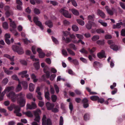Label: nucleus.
Instances as JSON below:
<instances>
[{
  "label": "nucleus",
  "instance_id": "50",
  "mask_svg": "<svg viewBox=\"0 0 125 125\" xmlns=\"http://www.w3.org/2000/svg\"><path fill=\"white\" fill-rule=\"evenodd\" d=\"M104 102V100L103 98H99V99L97 100V102L98 103H100L102 104Z\"/></svg>",
  "mask_w": 125,
  "mask_h": 125
},
{
  "label": "nucleus",
  "instance_id": "6",
  "mask_svg": "<svg viewBox=\"0 0 125 125\" xmlns=\"http://www.w3.org/2000/svg\"><path fill=\"white\" fill-rule=\"evenodd\" d=\"M21 111V108L18 106H16L15 108L14 113L17 116H21L22 115V114L20 113Z\"/></svg>",
  "mask_w": 125,
  "mask_h": 125
},
{
  "label": "nucleus",
  "instance_id": "55",
  "mask_svg": "<svg viewBox=\"0 0 125 125\" xmlns=\"http://www.w3.org/2000/svg\"><path fill=\"white\" fill-rule=\"evenodd\" d=\"M25 89H26L28 87V84L27 82H23L22 83Z\"/></svg>",
  "mask_w": 125,
  "mask_h": 125
},
{
  "label": "nucleus",
  "instance_id": "40",
  "mask_svg": "<svg viewBox=\"0 0 125 125\" xmlns=\"http://www.w3.org/2000/svg\"><path fill=\"white\" fill-rule=\"evenodd\" d=\"M72 29L73 31H77L79 30V28L77 26L74 25L72 26Z\"/></svg>",
  "mask_w": 125,
  "mask_h": 125
},
{
  "label": "nucleus",
  "instance_id": "7",
  "mask_svg": "<svg viewBox=\"0 0 125 125\" xmlns=\"http://www.w3.org/2000/svg\"><path fill=\"white\" fill-rule=\"evenodd\" d=\"M89 101L86 98H83L82 101V103L83 104V106L84 108H87L89 106L88 103Z\"/></svg>",
  "mask_w": 125,
  "mask_h": 125
},
{
  "label": "nucleus",
  "instance_id": "35",
  "mask_svg": "<svg viewBox=\"0 0 125 125\" xmlns=\"http://www.w3.org/2000/svg\"><path fill=\"white\" fill-rule=\"evenodd\" d=\"M90 118V115L89 114H85L84 116V120L86 121L89 120Z\"/></svg>",
  "mask_w": 125,
  "mask_h": 125
},
{
  "label": "nucleus",
  "instance_id": "46",
  "mask_svg": "<svg viewBox=\"0 0 125 125\" xmlns=\"http://www.w3.org/2000/svg\"><path fill=\"white\" fill-rule=\"evenodd\" d=\"M2 26L3 28L5 29H7L8 28V24L6 22H5L3 23Z\"/></svg>",
  "mask_w": 125,
  "mask_h": 125
},
{
  "label": "nucleus",
  "instance_id": "18",
  "mask_svg": "<svg viewBox=\"0 0 125 125\" xmlns=\"http://www.w3.org/2000/svg\"><path fill=\"white\" fill-rule=\"evenodd\" d=\"M2 90V88L0 86V101L2 100L3 99V96L5 95V93L4 92V91H3L1 94V91Z\"/></svg>",
  "mask_w": 125,
  "mask_h": 125
},
{
  "label": "nucleus",
  "instance_id": "8",
  "mask_svg": "<svg viewBox=\"0 0 125 125\" xmlns=\"http://www.w3.org/2000/svg\"><path fill=\"white\" fill-rule=\"evenodd\" d=\"M105 9L106 10L108 13L110 15H113V12L115 11V9L113 8H112L111 9L109 8L107 6H106Z\"/></svg>",
  "mask_w": 125,
  "mask_h": 125
},
{
  "label": "nucleus",
  "instance_id": "1",
  "mask_svg": "<svg viewBox=\"0 0 125 125\" xmlns=\"http://www.w3.org/2000/svg\"><path fill=\"white\" fill-rule=\"evenodd\" d=\"M25 96V95L23 94L22 93L17 94V102L21 107H23L25 105L26 101Z\"/></svg>",
  "mask_w": 125,
  "mask_h": 125
},
{
  "label": "nucleus",
  "instance_id": "33",
  "mask_svg": "<svg viewBox=\"0 0 125 125\" xmlns=\"http://www.w3.org/2000/svg\"><path fill=\"white\" fill-rule=\"evenodd\" d=\"M90 99L93 101H97L99 97L97 96H93L90 97Z\"/></svg>",
  "mask_w": 125,
  "mask_h": 125
},
{
  "label": "nucleus",
  "instance_id": "26",
  "mask_svg": "<svg viewBox=\"0 0 125 125\" xmlns=\"http://www.w3.org/2000/svg\"><path fill=\"white\" fill-rule=\"evenodd\" d=\"M50 93L48 91H47L45 93V98L48 100H50V97L49 96Z\"/></svg>",
  "mask_w": 125,
  "mask_h": 125
},
{
  "label": "nucleus",
  "instance_id": "5",
  "mask_svg": "<svg viewBox=\"0 0 125 125\" xmlns=\"http://www.w3.org/2000/svg\"><path fill=\"white\" fill-rule=\"evenodd\" d=\"M61 13L65 17L71 18V16L70 13H69L68 11L63 9H61L60 10Z\"/></svg>",
  "mask_w": 125,
  "mask_h": 125
},
{
  "label": "nucleus",
  "instance_id": "56",
  "mask_svg": "<svg viewBox=\"0 0 125 125\" xmlns=\"http://www.w3.org/2000/svg\"><path fill=\"white\" fill-rule=\"evenodd\" d=\"M12 79L14 80H15L16 81H19V79H18L17 76L16 75H14L12 76Z\"/></svg>",
  "mask_w": 125,
  "mask_h": 125
},
{
  "label": "nucleus",
  "instance_id": "52",
  "mask_svg": "<svg viewBox=\"0 0 125 125\" xmlns=\"http://www.w3.org/2000/svg\"><path fill=\"white\" fill-rule=\"evenodd\" d=\"M53 41L55 44H58V42L57 39L53 36L51 37Z\"/></svg>",
  "mask_w": 125,
  "mask_h": 125
},
{
  "label": "nucleus",
  "instance_id": "11",
  "mask_svg": "<svg viewBox=\"0 0 125 125\" xmlns=\"http://www.w3.org/2000/svg\"><path fill=\"white\" fill-rule=\"evenodd\" d=\"M9 20L10 22V26L12 28V29H14L16 28V25L14 21H12V20L10 18L9 19Z\"/></svg>",
  "mask_w": 125,
  "mask_h": 125
},
{
  "label": "nucleus",
  "instance_id": "47",
  "mask_svg": "<svg viewBox=\"0 0 125 125\" xmlns=\"http://www.w3.org/2000/svg\"><path fill=\"white\" fill-rule=\"evenodd\" d=\"M56 75L55 74H52L50 76L49 78L50 80L52 81H53L56 77Z\"/></svg>",
  "mask_w": 125,
  "mask_h": 125
},
{
  "label": "nucleus",
  "instance_id": "38",
  "mask_svg": "<svg viewBox=\"0 0 125 125\" xmlns=\"http://www.w3.org/2000/svg\"><path fill=\"white\" fill-rule=\"evenodd\" d=\"M77 22L80 25L83 26L84 25V21L80 19H77Z\"/></svg>",
  "mask_w": 125,
  "mask_h": 125
},
{
  "label": "nucleus",
  "instance_id": "59",
  "mask_svg": "<svg viewBox=\"0 0 125 125\" xmlns=\"http://www.w3.org/2000/svg\"><path fill=\"white\" fill-rule=\"evenodd\" d=\"M71 2L73 5L75 7L77 6V4L75 0H72Z\"/></svg>",
  "mask_w": 125,
  "mask_h": 125
},
{
  "label": "nucleus",
  "instance_id": "41",
  "mask_svg": "<svg viewBox=\"0 0 125 125\" xmlns=\"http://www.w3.org/2000/svg\"><path fill=\"white\" fill-rule=\"evenodd\" d=\"M22 89V87L21 85L19 83L16 89V92H19Z\"/></svg>",
  "mask_w": 125,
  "mask_h": 125
},
{
  "label": "nucleus",
  "instance_id": "24",
  "mask_svg": "<svg viewBox=\"0 0 125 125\" xmlns=\"http://www.w3.org/2000/svg\"><path fill=\"white\" fill-rule=\"evenodd\" d=\"M96 42L98 44L101 45H104L105 43L104 40H98Z\"/></svg>",
  "mask_w": 125,
  "mask_h": 125
},
{
  "label": "nucleus",
  "instance_id": "13",
  "mask_svg": "<svg viewBox=\"0 0 125 125\" xmlns=\"http://www.w3.org/2000/svg\"><path fill=\"white\" fill-rule=\"evenodd\" d=\"M97 14L103 18H104L105 16L104 13L102 10H97Z\"/></svg>",
  "mask_w": 125,
  "mask_h": 125
},
{
  "label": "nucleus",
  "instance_id": "37",
  "mask_svg": "<svg viewBox=\"0 0 125 125\" xmlns=\"http://www.w3.org/2000/svg\"><path fill=\"white\" fill-rule=\"evenodd\" d=\"M52 122L51 119L49 118H48L46 121V125H52Z\"/></svg>",
  "mask_w": 125,
  "mask_h": 125
},
{
  "label": "nucleus",
  "instance_id": "63",
  "mask_svg": "<svg viewBox=\"0 0 125 125\" xmlns=\"http://www.w3.org/2000/svg\"><path fill=\"white\" fill-rule=\"evenodd\" d=\"M8 82V79L7 78H6L3 79L2 81L3 83L4 84L6 85V84Z\"/></svg>",
  "mask_w": 125,
  "mask_h": 125
},
{
  "label": "nucleus",
  "instance_id": "44",
  "mask_svg": "<svg viewBox=\"0 0 125 125\" xmlns=\"http://www.w3.org/2000/svg\"><path fill=\"white\" fill-rule=\"evenodd\" d=\"M34 12L36 14H39L40 13V11L39 9L36 8H35L34 9Z\"/></svg>",
  "mask_w": 125,
  "mask_h": 125
},
{
  "label": "nucleus",
  "instance_id": "39",
  "mask_svg": "<svg viewBox=\"0 0 125 125\" xmlns=\"http://www.w3.org/2000/svg\"><path fill=\"white\" fill-rule=\"evenodd\" d=\"M94 17V14H93L92 15H89L88 17V20L90 21L91 20L92 21H93Z\"/></svg>",
  "mask_w": 125,
  "mask_h": 125
},
{
  "label": "nucleus",
  "instance_id": "2",
  "mask_svg": "<svg viewBox=\"0 0 125 125\" xmlns=\"http://www.w3.org/2000/svg\"><path fill=\"white\" fill-rule=\"evenodd\" d=\"M17 44L19 45V46L16 45L13 46L12 48L13 50L19 54H21L24 53V51L22 48L20 46L21 44L20 42H18Z\"/></svg>",
  "mask_w": 125,
  "mask_h": 125
},
{
  "label": "nucleus",
  "instance_id": "42",
  "mask_svg": "<svg viewBox=\"0 0 125 125\" xmlns=\"http://www.w3.org/2000/svg\"><path fill=\"white\" fill-rule=\"evenodd\" d=\"M96 31L97 33L100 34L101 33H104V31L102 29H97Z\"/></svg>",
  "mask_w": 125,
  "mask_h": 125
},
{
  "label": "nucleus",
  "instance_id": "14",
  "mask_svg": "<svg viewBox=\"0 0 125 125\" xmlns=\"http://www.w3.org/2000/svg\"><path fill=\"white\" fill-rule=\"evenodd\" d=\"M14 89V87L13 86H8L4 90L5 93L7 92L8 93L10 91L13 90Z\"/></svg>",
  "mask_w": 125,
  "mask_h": 125
},
{
  "label": "nucleus",
  "instance_id": "19",
  "mask_svg": "<svg viewBox=\"0 0 125 125\" xmlns=\"http://www.w3.org/2000/svg\"><path fill=\"white\" fill-rule=\"evenodd\" d=\"M35 24L37 25L40 27L41 30H42L44 29L43 26L40 21L36 22Z\"/></svg>",
  "mask_w": 125,
  "mask_h": 125
},
{
  "label": "nucleus",
  "instance_id": "31",
  "mask_svg": "<svg viewBox=\"0 0 125 125\" xmlns=\"http://www.w3.org/2000/svg\"><path fill=\"white\" fill-rule=\"evenodd\" d=\"M46 117L45 115H44L43 116V117L42 119V125H46Z\"/></svg>",
  "mask_w": 125,
  "mask_h": 125
},
{
  "label": "nucleus",
  "instance_id": "64",
  "mask_svg": "<svg viewBox=\"0 0 125 125\" xmlns=\"http://www.w3.org/2000/svg\"><path fill=\"white\" fill-rule=\"evenodd\" d=\"M121 35L124 36H125V29H122L121 31Z\"/></svg>",
  "mask_w": 125,
  "mask_h": 125
},
{
  "label": "nucleus",
  "instance_id": "23",
  "mask_svg": "<svg viewBox=\"0 0 125 125\" xmlns=\"http://www.w3.org/2000/svg\"><path fill=\"white\" fill-rule=\"evenodd\" d=\"M71 11L72 13L74 15H78L79 14V13L78 10L75 9H71Z\"/></svg>",
  "mask_w": 125,
  "mask_h": 125
},
{
  "label": "nucleus",
  "instance_id": "48",
  "mask_svg": "<svg viewBox=\"0 0 125 125\" xmlns=\"http://www.w3.org/2000/svg\"><path fill=\"white\" fill-rule=\"evenodd\" d=\"M54 87L55 90L56 92L58 94L59 92V88L57 85L56 84H54Z\"/></svg>",
  "mask_w": 125,
  "mask_h": 125
},
{
  "label": "nucleus",
  "instance_id": "12",
  "mask_svg": "<svg viewBox=\"0 0 125 125\" xmlns=\"http://www.w3.org/2000/svg\"><path fill=\"white\" fill-rule=\"evenodd\" d=\"M36 106L35 103L32 102L31 105L28 104L27 105V108L30 109H34L36 108Z\"/></svg>",
  "mask_w": 125,
  "mask_h": 125
},
{
  "label": "nucleus",
  "instance_id": "53",
  "mask_svg": "<svg viewBox=\"0 0 125 125\" xmlns=\"http://www.w3.org/2000/svg\"><path fill=\"white\" fill-rule=\"evenodd\" d=\"M62 52L63 55L65 56H67L68 55L67 52L65 50L63 49L62 50Z\"/></svg>",
  "mask_w": 125,
  "mask_h": 125
},
{
  "label": "nucleus",
  "instance_id": "4",
  "mask_svg": "<svg viewBox=\"0 0 125 125\" xmlns=\"http://www.w3.org/2000/svg\"><path fill=\"white\" fill-rule=\"evenodd\" d=\"M11 99V100L13 102L16 101L17 100V94L16 95L14 92L11 91L7 95Z\"/></svg>",
  "mask_w": 125,
  "mask_h": 125
},
{
  "label": "nucleus",
  "instance_id": "54",
  "mask_svg": "<svg viewBox=\"0 0 125 125\" xmlns=\"http://www.w3.org/2000/svg\"><path fill=\"white\" fill-rule=\"evenodd\" d=\"M3 56L9 59L11 61H13V59L10 58V56L8 54H5Z\"/></svg>",
  "mask_w": 125,
  "mask_h": 125
},
{
  "label": "nucleus",
  "instance_id": "15",
  "mask_svg": "<svg viewBox=\"0 0 125 125\" xmlns=\"http://www.w3.org/2000/svg\"><path fill=\"white\" fill-rule=\"evenodd\" d=\"M45 24L46 25L48 26L50 28H51L53 26V23L50 20L46 21Z\"/></svg>",
  "mask_w": 125,
  "mask_h": 125
},
{
  "label": "nucleus",
  "instance_id": "34",
  "mask_svg": "<svg viewBox=\"0 0 125 125\" xmlns=\"http://www.w3.org/2000/svg\"><path fill=\"white\" fill-rule=\"evenodd\" d=\"M99 36L97 35H94L92 38V40L93 41H95L98 40Z\"/></svg>",
  "mask_w": 125,
  "mask_h": 125
},
{
  "label": "nucleus",
  "instance_id": "51",
  "mask_svg": "<svg viewBox=\"0 0 125 125\" xmlns=\"http://www.w3.org/2000/svg\"><path fill=\"white\" fill-rule=\"evenodd\" d=\"M10 31L13 33H14V35L15 36H17L18 34V33L14 29H10Z\"/></svg>",
  "mask_w": 125,
  "mask_h": 125
},
{
  "label": "nucleus",
  "instance_id": "61",
  "mask_svg": "<svg viewBox=\"0 0 125 125\" xmlns=\"http://www.w3.org/2000/svg\"><path fill=\"white\" fill-rule=\"evenodd\" d=\"M27 73V71L26 70L23 71L21 72H20V73H19L18 74L19 75H25Z\"/></svg>",
  "mask_w": 125,
  "mask_h": 125
},
{
  "label": "nucleus",
  "instance_id": "36",
  "mask_svg": "<svg viewBox=\"0 0 125 125\" xmlns=\"http://www.w3.org/2000/svg\"><path fill=\"white\" fill-rule=\"evenodd\" d=\"M51 98L52 101L53 102H55L56 101L57 97L56 95H52L51 96Z\"/></svg>",
  "mask_w": 125,
  "mask_h": 125
},
{
  "label": "nucleus",
  "instance_id": "9",
  "mask_svg": "<svg viewBox=\"0 0 125 125\" xmlns=\"http://www.w3.org/2000/svg\"><path fill=\"white\" fill-rule=\"evenodd\" d=\"M46 106L48 110H51L54 106V105L53 103L48 102L46 104Z\"/></svg>",
  "mask_w": 125,
  "mask_h": 125
},
{
  "label": "nucleus",
  "instance_id": "16",
  "mask_svg": "<svg viewBox=\"0 0 125 125\" xmlns=\"http://www.w3.org/2000/svg\"><path fill=\"white\" fill-rule=\"evenodd\" d=\"M123 23L122 22L117 23L116 25H114L113 26V29H115L116 28H119L121 27V25H123Z\"/></svg>",
  "mask_w": 125,
  "mask_h": 125
},
{
  "label": "nucleus",
  "instance_id": "29",
  "mask_svg": "<svg viewBox=\"0 0 125 125\" xmlns=\"http://www.w3.org/2000/svg\"><path fill=\"white\" fill-rule=\"evenodd\" d=\"M6 17H9L10 15H13V13L12 11H7L5 13Z\"/></svg>",
  "mask_w": 125,
  "mask_h": 125
},
{
  "label": "nucleus",
  "instance_id": "20",
  "mask_svg": "<svg viewBox=\"0 0 125 125\" xmlns=\"http://www.w3.org/2000/svg\"><path fill=\"white\" fill-rule=\"evenodd\" d=\"M3 69L4 72L8 75L12 73L13 72L12 71L8 70L7 68L5 67H3Z\"/></svg>",
  "mask_w": 125,
  "mask_h": 125
},
{
  "label": "nucleus",
  "instance_id": "57",
  "mask_svg": "<svg viewBox=\"0 0 125 125\" xmlns=\"http://www.w3.org/2000/svg\"><path fill=\"white\" fill-rule=\"evenodd\" d=\"M79 51L81 53H84L86 54H87L88 53V52L83 48L81 49Z\"/></svg>",
  "mask_w": 125,
  "mask_h": 125
},
{
  "label": "nucleus",
  "instance_id": "30",
  "mask_svg": "<svg viewBox=\"0 0 125 125\" xmlns=\"http://www.w3.org/2000/svg\"><path fill=\"white\" fill-rule=\"evenodd\" d=\"M23 113L28 117H32L33 116L32 114L30 111H28L26 112H23Z\"/></svg>",
  "mask_w": 125,
  "mask_h": 125
},
{
  "label": "nucleus",
  "instance_id": "49",
  "mask_svg": "<svg viewBox=\"0 0 125 125\" xmlns=\"http://www.w3.org/2000/svg\"><path fill=\"white\" fill-rule=\"evenodd\" d=\"M45 56V54L43 52H42L39 54V56L40 58H43Z\"/></svg>",
  "mask_w": 125,
  "mask_h": 125
},
{
  "label": "nucleus",
  "instance_id": "58",
  "mask_svg": "<svg viewBox=\"0 0 125 125\" xmlns=\"http://www.w3.org/2000/svg\"><path fill=\"white\" fill-rule=\"evenodd\" d=\"M69 107L71 113L73 109V106L71 102H70L69 103Z\"/></svg>",
  "mask_w": 125,
  "mask_h": 125
},
{
  "label": "nucleus",
  "instance_id": "32",
  "mask_svg": "<svg viewBox=\"0 0 125 125\" xmlns=\"http://www.w3.org/2000/svg\"><path fill=\"white\" fill-rule=\"evenodd\" d=\"M69 47L70 49H72L74 50H76L77 48L76 47L75 45L73 43H71L69 44Z\"/></svg>",
  "mask_w": 125,
  "mask_h": 125
},
{
  "label": "nucleus",
  "instance_id": "28",
  "mask_svg": "<svg viewBox=\"0 0 125 125\" xmlns=\"http://www.w3.org/2000/svg\"><path fill=\"white\" fill-rule=\"evenodd\" d=\"M91 21H89L88 23L86 25V28L88 30H90L91 29L92 25L91 24Z\"/></svg>",
  "mask_w": 125,
  "mask_h": 125
},
{
  "label": "nucleus",
  "instance_id": "60",
  "mask_svg": "<svg viewBox=\"0 0 125 125\" xmlns=\"http://www.w3.org/2000/svg\"><path fill=\"white\" fill-rule=\"evenodd\" d=\"M76 37L80 39H83V35L79 34H76Z\"/></svg>",
  "mask_w": 125,
  "mask_h": 125
},
{
  "label": "nucleus",
  "instance_id": "62",
  "mask_svg": "<svg viewBox=\"0 0 125 125\" xmlns=\"http://www.w3.org/2000/svg\"><path fill=\"white\" fill-rule=\"evenodd\" d=\"M63 118L62 116H61L60 120V125H63Z\"/></svg>",
  "mask_w": 125,
  "mask_h": 125
},
{
  "label": "nucleus",
  "instance_id": "25",
  "mask_svg": "<svg viewBox=\"0 0 125 125\" xmlns=\"http://www.w3.org/2000/svg\"><path fill=\"white\" fill-rule=\"evenodd\" d=\"M33 65L36 70L38 69L40 67V64L39 62L34 63L33 64Z\"/></svg>",
  "mask_w": 125,
  "mask_h": 125
},
{
  "label": "nucleus",
  "instance_id": "43",
  "mask_svg": "<svg viewBox=\"0 0 125 125\" xmlns=\"http://www.w3.org/2000/svg\"><path fill=\"white\" fill-rule=\"evenodd\" d=\"M50 3L51 4H52L54 6L58 5V3L56 1H55L51 0L50 1Z\"/></svg>",
  "mask_w": 125,
  "mask_h": 125
},
{
  "label": "nucleus",
  "instance_id": "10",
  "mask_svg": "<svg viewBox=\"0 0 125 125\" xmlns=\"http://www.w3.org/2000/svg\"><path fill=\"white\" fill-rule=\"evenodd\" d=\"M105 52L102 50L101 52L98 53L97 54L98 57L100 59H101L103 58H106V56L105 55Z\"/></svg>",
  "mask_w": 125,
  "mask_h": 125
},
{
  "label": "nucleus",
  "instance_id": "22",
  "mask_svg": "<svg viewBox=\"0 0 125 125\" xmlns=\"http://www.w3.org/2000/svg\"><path fill=\"white\" fill-rule=\"evenodd\" d=\"M44 72L46 73V76L47 78L48 79L49 78L50 76V72L49 71H47L45 69L43 70Z\"/></svg>",
  "mask_w": 125,
  "mask_h": 125
},
{
  "label": "nucleus",
  "instance_id": "17",
  "mask_svg": "<svg viewBox=\"0 0 125 125\" xmlns=\"http://www.w3.org/2000/svg\"><path fill=\"white\" fill-rule=\"evenodd\" d=\"M110 48L115 51H117L118 50V46L115 44H112L110 46Z\"/></svg>",
  "mask_w": 125,
  "mask_h": 125
},
{
  "label": "nucleus",
  "instance_id": "21",
  "mask_svg": "<svg viewBox=\"0 0 125 125\" xmlns=\"http://www.w3.org/2000/svg\"><path fill=\"white\" fill-rule=\"evenodd\" d=\"M35 85L32 83H30L29 85V90L31 92L33 91L34 89Z\"/></svg>",
  "mask_w": 125,
  "mask_h": 125
},
{
  "label": "nucleus",
  "instance_id": "3",
  "mask_svg": "<svg viewBox=\"0 0 125 125\" xmlns=\"http://www.w3.org/2000/svg\"><path fill=\"white\" fill-rule=\"evenodd\" d=\"M41 113V111L39 109L37 110L36 111L33 112L34 115L35 117L34 120L37 122L39 123L40 119V117L39 114Z\"/></svg>",
  "mask_w": 125,
  "mask_h": 125
},
{
  "label": "nucleus",
  "instance_id": "45",
  "mask_svg": "<svg viewBox=\"0 0 125 125\" xmlns=\"http://www.w3.org/2000/svg\"><path fill=\"white\" fill-rule=\"evenodd\" d=\"M72 62H73L75 65H78L79 64V62L77 59H73Z\"/></svg>",
  "mask_w": 125,
  "mask_h": 125
},
{
  "label": "nucleus",
  "instance_id": "27",
  "mask_svg": "<svg viewBox=\"0 0 125 125\" xmlns=\"http://www.w3.org/2000/svg\"><path fill=\"white\" fill-rule=\"evenodd\" d=\"M67 50L70 54L74 56L75 55V54L74 52L72 50L68 48Z\"/></svg>",
  "mask_w": 125,
  "mask_h": 125
}]
</instances>
